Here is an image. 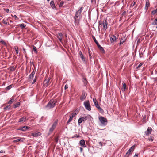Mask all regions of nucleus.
Returning <instances> with one entry per match:
<instances>
[{"label": "nucleus", "instance_id": "obj_2", "mask_svg": "<svg viewBox=\"0 0 157 157\" xmlns=\"http://www.w3.org/2000/svg\"><path fill=\"white\" fill-rule=\"evenodd\" d=\"M99 119L102 125L105 126L107 124V120L106 118L104 117L101 116L99 117Z\"/></svg>", "mask_w": 157, "mask_h": 157}, {"label": "nucleus", "instance_id": "obj_60", "mask_svg": "<svg viewBox=\"0 0 157 157\" xmlns=\"http://www.w3.org/2000/svg\"><path fill=\"white\" fill-rule=\"evenodd\" d=\"M6 12H9V9H6Z\"/></svg>", "mask_w": 157, "mask_h": 157}, {"label": "nucleus", "instance_id": "obj_12", "mask_svg": "<svg viewBox=\"0 0 157 157\" xmlns=\"http://www.w3.org/2000/svg\"><path fill=\"white\" fill-rule=\"evenodd\" d=\"M14 138H17V139L14 140L13 141V143H16L18 142H22L23 141L22 140L23 139H24V138H21L19 137H15Z\"/></svg>", "mask_w": 157, "mask_h": 157}, {"label": "nucleus", "instance_id": "obj_11", "mask_svg": "<svg viewBox=\"0 0 157 157\" xmlns=\"http://www.w3.org/2000/svg\"><path fill=\"white\" fill-rule=\"evenodd\" d=\"M87 96V94L84 91H83L82 93V95L80 98V100H84Z\"/></svg>", "mask_w": 157, "mask_h": 157}, {"label": "nucleus", "instance_id": "obj_48", "mask_svg": "<svg viewBox=\"0 0 157 157\" xmlns=\"http://www.w3.org/2000/svg\"><path fill=\"white\" fill-rule=\"evenodd\" d=\"M58 35L59 36V37H62L63 36V35L61 33H58Z\"/></svg>", "mask_w": 157, "mask_h": 157}, {"label": "nucleus", "instance_id": "obj_50", "mask_svg": "<svg viewBox=\"0 0 157 157\" xmlns=\"http://www.w3.org/2000/svg\"><path fill=\"white\" fill-rule=\"evenodd\" d=\"M127 11H124V12H123L122 13V15H124L125 13H126Z\"/></svg>", "mask_w": 157, "mask_h": 157}, {"label": "nucleus", "instance_id": "obj_63", "mask_svg": "<svg viewBox=\"0 0 157 157\" xmlns=\"http://www.w3.org/2000/svg\"><path fill=\"white\" fill-rule=\"evenodd\" d=\"M98 29H99V31H100V28H99V27H98Z\"/></svg>", "mask_w": 157, "mask_h": 157}, {"label": "nucleus", "instance_id": "obj_32", "mask_svg": "<svg viewBox=\"0 0 157 157\" xmlns=\"http://www.w3.org/2000/svg\"><path fill=\"white\" fill-rule=\"evenodd\" d=\"M26 26V25L24 23H22L21 24L20 27H21V28L22 29H24Z\"/></svg>", "mask_w": 157, "mask_h": 157}, {"label": "nucleus", "instance_id": "obj_21", "mask_svg": "<svg viewBox=\"0 0 157 157\" xmlns=\"http://www.w3.org/2000/svg\"><path fill=\"white\" fill-rule=\"evenodd\" d=\"M111 40H112L113 41H114L116 40V37L115 36L113 35L110 38Z\"/></svg>", "mask_w": 157, "mask_h": 157}, {"label": "nucleus", "instance_id": "obj_13", "mask_svg": "<svg viewBox=\"0 0 157 157\" xmlns=\"http://www.w3.org/2000/svg\"><path fill=\"white\" fill-rule=\"evenodd\" d=\"M91 116L90 115H87L86 116L82 117L81 118L83 121H84L88 119H90Z\"/></svg>", "mask_w": 157, "mask_h": 157}, {"label": "nucleus", "instance_id": "obj_5", "mask_svg": "<svg viewBox=\"0 0 157 157\" xmlns=\"http://www.w3.org/2000/svg\"><path fill=\"white\" fill-rule=\"evenodd\" d=\"M57 120H56L55 121V122L53 123L52 125V127L49 129V132L48 133V135H49L53 131L54 129L56 127V126L57 125Z\"/></svg>", "mask_w": 157, "mask_h": 157}, {"label": "nucleus", "instance_id": "obj_51", "mask_svg": "<svg viewBox=\"0 0 157 157\" xmlns=\"http://www.w3.org/2000/svg\"><path fill=\"white\" fill-rule=\"evenodd\" d=\"M99 25H101L102 24V22L101 21H99L98 22Z\"/></svg>", "mask_w": 157, "mask_h": 157}, {"label": "nucleus", "instance_id": "obj_30", "mask_svg": "<svg viewBox=\"0 0 157 157\" xmlns=\"http://www.w3.org/2000/svg\"><path fill=\"white\" fill-rule=\"evenodd\" d=\"M33 50L34 51L35 53H37L36 48L34 45H33Z\"/></svg>", "mask_w": 157, "mask_h": 157}, {"label": "nucleus", "instance_id": "obj_25", "mask_svg": "<svg viewBox=\"0 0 157 157\" xmlns=\"http://www.w3.org/2000/svg\"><path fill=\"white\" fill-rule=\"evenodd\" d=\"M83 121L82 120V119L81 117H80L78 121V125H79L80 124L82 123Z\"/></svg>", "mask_w": 157, "mask_h": 157}, {"label": "nucleus", "instance_id": "obj_37", "mask_svg": "<svg viewBox=\"0 0 157 157\" xmlns=\"http://www.w3.org/2000/svg\"><path fill=\"white\" fill-rule=\"evenodd\" d=\"M0 42L2 43V44H6L4 40H3L2 39H0Z\"/></svg>", "mask_w": 157, "mask_h": 157}, {"label": "nucleus", "instance_id": "obj_18", "mask_svg": "<svg viewBox=\"0 0 157 157\" xmlns=\"http://www.w3.org/2000/svg\"><path fill=\"white\" fill-rule=\"evenodd\" d=\"M26 120V118L25 117H23L20 118L19 121V122H25Z\"/></svg>", "mask_w": 157, "mask_h": 157}, {"label": "nucleus", "instance_id": "obj_44", "mask_svg": "<svg viewBox=\"0 0 157 157\" xmlns=\"http://www.w3.org/2000/svg\"><path fill=\"white\" fill-rule=\"evenodd\" d=\"M154 138L153 137L149 138V140L150 141L152 142Z\"/></svg>", "mask_w": 157, "mask_h": 157}, {"label": "nucleus", "instance_id": "obj_52", "mask_svg": "<svg viewBox=\"0 0 157 157\" xmlns=\"http://www.w3.org/2000/svg\"><path fill=\"white\" fill-rule=\"evenodd\" d=\"M58 38L59 39V40L61 41L62 40V37H59V36H58Z\"/></svg>", "mask_w": 157, "mask_h": 157}, {"label": "nucleus", "instance_id": "obj_24", "mask_svg": "<svg viewBox=\"0 0 157 157\" xmlns=\"http://www.w3.org/2000/svg\"><path fill=\"white\" fill-rule=\"evenodd\" d=\"M50 80V78H48V79H46L44 80V82H46V84L47 85L46 86H48Z\"/></svg>", "mask_w": 157, "mask_h": 157}, {"label": "nucleus", "instance_id": "obj_61", "mask_svg": "<svg viewBox=\"0 0 157 157\" xmlns=\"http://www.w3.org/2000/svg\"><path fill=\"white\" fill-rule=\"evenodd\" d=\"M76 113H74V115L75 116V115H76Z\"/></svg>", "mask_w": 157, "mask_h": 157}, {"label": "nucleus", "instance_id": "obj_26", "mask_svg": "<svg viewBox=\"0 0 157 157\" xmlns=\"http://www.w3.org/2000/svg\"><path fill=\"white\" fill-rule=\"evenodd\" d=\"M92 38L94 40V41L95 42V44H98V42L97 40L95 37L93 35L92 36Z\"/></svg>", "mask_w": 157, "mask_h": 157}, {"label": "nucleus", "instance_id": "obj_42", "mask_svg": "<svg viewBox=\"0 0 157 157\" xmlns=\"http://www.w3.org/2000/svg\"><path fill=\"white\" fill-rule=\"evenodd\" d=\"M3 22L4 24L6 25L8 24V22L7 21L4 19L3 20Z\"/></svg>", "mask_w": 157, "mask_h": 157}, {"label": "nucleus", "instance_id": "obj_57", "mask_svg": "<svg viewBox=\"0 0 157 157\" xmlns=\"http://www.w3.org/2000/svg\"><path fill=\"white\" fill-rule=\"evenodd\" d=\"M99 144H100V145L101 146H102V142H99Z\"/></svg>", "mask_w": 157, "mask_h": 157}, {"label": "nucleus", "instance_id": "obj_43", "mask_svg": "<svg viewBox=\"0 0 157 157\" xmlns=\"http://www.w3.org/2000/svg\"><path fill=\"white\" fill-rule=\"evenodd\" d=\"M123 86L124 89H125L126 88V85L125 83H123Z\"/></svg>", "mask_w": 157, "mask_h": 157}, {"label": "nucleus", "instance_id": "obj_45", "mask_svg": "<svg viewBox=\"0 0 157 157\" xmlns=\"http://www.w3.org/2000/svg\"><path fill=\"white\" fill-rule=\"evenodd\" d=\"M36 82V77L33 80V81L32 82V84H34Z\"/></svg>", "mask_w": 157, "mask_h": 157}, {"label": "nucleus", "instance_id": "obj_15", "mask_svg": "<svg viewBox=\"0 0 157 157\" xmlns=\"http://www.w3.org/2000/svg\"><path fill=\"white\" fill-rule=\"evenodd\" d=\"M74 116V113H72L71 114V116H70V118L67 122V124H69V123L72 121L73 118Z\"/></svg>", "mask_w": 157, "mask_h": 157}, {"label": "nucleus", "instance_id": "obj_33", "mask_svg": "<svg viewBox=\"0 0 157 157\" xmlns=\"http://www.w3.org/2000/svg\"><path fill=\"white\" fill-rule=\"evenodd\" d=\"M15 49L16 51V52L17 54H18L19 53V49L18 47H15Z\"/></svg>", "mask_w": 157, "mask_h": 157}, {"label": "nucleus", "instance_id": "obj_64", "mask_svg": "<svg viewBox=\"0 0 157 157\" xmlns=\"http://www.w3.org/2000/svg\"><path fill=\"white\" fill-rule=\"evenodd\" d=\"M32 64H33V62H32Z\"/></svg>", "mask_w": 157, "mask_h": 157}, {"label": "nucleus", "instance_id": "obj_10", "mask_svg": "<svg viewBox=\"0 0 157 157\" xmlns=\"http://www.w3.org/2000/svg\"><path fill=\"white\" fill-rule=\"evenodd\" d=\"M152 130V129L151 127H148L147 131H145V133L146 135L147 136L151 134Z\"/></svg>", "mask_w": 157, "mask_h": 157}, {"label": "nucleus", "instance_id": "obj_53", "mask_svg": "<svg viewBox=\"0 0 157 157\" xmlns=\"http://www.w3.org/2000/svg\"><path fill=\"white\" fill-rule=\"evenodd\" d=\"M89 58L90 59H91L92 58V56H91V55L90 54V53L89 52Z\"/></svg>", "mask_w": 157, "mask_h": 157}, {"label": "nucleus", "instance_id": "obj_19", "mask_svg": "<svg viewBox=\"0 0 157 157\" xmlns=\"http://www.w3.org/2000/svg\"><path fill=\"white\" fill-rule=\"evenodd\" d=\"M79 55H80V57H81V58L82 59V60L83 61H85V58L83 56V54H82L81 52V51H80L79 52Z\"/></svg>", "mask_w": 157, "mask_h": 157}, {"label": "nucleus", "instance_id": "obj_20", "mask_svg": "<svg viewBox=\"0 0 157 157\" xmlns=\"http://www.w3.org/2000/svg\"><path fill=\"white\" fill-rule=\"evenodd\" d=\"M98 48L101 51H104V49L98 43V44H96Z\"/></svg>", "mask_w": 157, "mask_h": 157}, {"label": "nucleus", "instance_id": "obj_29", "mask_svg": "<svg viewBox=\"0 0 157 157\" xmlns=\"http://www.w3.org/2000/svg\"><path fill=\"white\" fill-rule=\"evenodd\" d=\"M12 85H10L9 86L6 87L5 89L6 90H9L12 87Z\"/></svg>", "mask_w": 157, "mask_h": 157}, {"label": "nucleus", "instance_id": "obj_47", "mask_svg": "<svg viewBox=\"0 0 157 157\" xmlns=\"http://www.w3.org/2000/svg\"><path fill=\"white\" fill-rule=\"evenodd\" d=\"M68 88V85L67 84H66L64 87L65 90H66Z\"/></svg>", "mask_w": 157, "mask_h": 157}, {"label": "nucleus", "instance_id": "obj_23", "mask_svg": "<svg viewBox=\"0 0 157 157\" xmlns=\"http://www.w3.org/2000/svg\"><path fill=\"white\" fill-rule=\"evenodd\" d=\"M152 25H157V18H156L154 21L152 23Z\"/></svg>", "mask_w": 157, "mask_h": 157}, {"label": "nucleus", "instance_id": "obj_9", "mask_svg": "<svg viewBox=\"0 0 157 157\" xmlns=\"http://www.w3.org/2000/svg\"><path fill=\"white\" fill-rule=\"evenodd\" d=\"M29 128H30L28 126H24L22 127L19 128H18L17 129V130H19L22 131H26V130H27Z\"/></svg>", "mask_w": 157, "mask_h": 157}, {"label": "nucleus", "instance_id": "obj_36", "mask_svg": "<svg viewBox=\"0 0 157 157\" xmlns=\"http://www.w3.org/2000/svg\"><path fill=\"white\" fill-rule=\"evenodd\" d=\"M34 75H31V74H30L29 75V78L30 79H31V80L32 79L33 77H34Z\"/></svg>", "mask_w": 157, "mask_h": 157}, {"label": "nucleus", "instance_id": "obj_7", "mask_svg": "<svg viewBox=\"0 0 157 157\" xmlns=\"http://www.w3.org/2000/svg\"><path fill=\"white\" fill-rule=\"evenodd\" d=\"M79 144L81 146L84 147H86V146L85 144V141L84 140L82 139L79 142Z\"/></svg>", "mask_w": 157, "mask_h": 157}, {"label": "nucleus", "instance_id": "obj_62", "mask_svg": "<svg viewBox=\"0 0 157 157\" xmlns=\"http://www.w3.org/2000/svg\"><path fill=\"white\" fill-rule=\"evenodd\" d=\"M140 58H141V56H140Z\"/></svg>", "mask_w": 157, "mask_h": 157}, {"label": "nucleus", "instance_id": "obj_35", "mask_svg": "<svg viewBox=\"0 0 157 157\" xmlns=\"http://www.w3.org/2000/svg\"><path fill=\"white\" fill-rule=\"evenodd\" d=\"M143 64V63H141L139 64L138 66L136 67V69H138Z\"/></svg>", "mask_w": 157, "mask_h": 157}, {"label": "nucleus", "instance_id": "obj_16", "mask_svg": "<svg viewBox=\"0 0 157 157\" xmlns=\"http://www.w3.org/2000/svg\"><path fill=\"white\" fill-rule=\"evenodd\" d=\"M50 5L53 9H56V7L53 1H52L50 2Z\"/></svg>", "mask_w": 157, "mask_h": 157}, {"label": "nucleus", "instance_id": "obj_14", "mask_svg": "<svg viewBox=\"0 0 157 157\" xmlns=\"http://www.w3.org/2000/svg\"><path fill=\"white\" fill-rule=\"evenodd\" d=\"M134 146H132L126 153V155L128 156L131 153L132 151L134 149Z\"/></svg>", "mask_w": 157, "mask_h": 157}, {"label": "nucleus", "instance_id": "obj_55", "mask_svg": "<svg viewBox=\"0 0 157 157\" xmlns=\"http://www.w3.org/2000/svg\"><path fill=\"white\" fill-rule=\"evenodd\" d=\"M5 152L3 150H1L0 151V153H5Z\"/></svg>", "mask_w": 157, "mask_h": 157}, {"label": "nucleus", "instance_id": "obj_3", "mask_svg": "<svg viewBox=\"0 0 157 157\" xmlns=\"http://www.w3.org/2000/svg\"><path fill=\"white\" fill-rule=\"evenodd\" d=\"M93 101L95 106L98 109L100 112L101 113H103L104 112L103 110L100 107L96 99L94 98L93 99Z\"/></svg>", "mask_w": 157, "mask_h": 157}, {"label": "nucleus", "instance_id": "obj_56", "mask_svg": "<svg viewBox=\"0 0 157 157\" xmlns=\"http://www.w3.org/2000/svg\"><path fill=\"white\" fill-rule=\"evenodd\" d=\"M80 152H82V150H83L82 148V147H80Z\"/></svg>", "mask_w": 157, "mask_h": 157}, {"label": "nucleus", "instance_id": "obj_27", "mask_svg": "<svg viewBox=\"0 0 157 157\" xmlns=\"http://www.w3.org/2000/svg\"><path fill=\"white\" fill-rule=\"evenodd\" d=\"M14 101V99L13 98H11L10 100L8 102V104H11L12 103H13Z\"/></svg>", "mask_w": 157, "mask_h": 157}, {"label": "nucleus", "instance_id": "obj_59", "mask_svg": "<svg viewBox=\"0 0 157 157\" xmlns=\"http://www.w3.org/2000/svg\"><path fill=\"white\" fill-rule=\"evenodd\" d=\"M14 17L16 18L15 19L17 20V17L16 15H15Z\"/></svg>", "mask_w": 157, "mask_h": 157}, {"label": "nucleus", "instance_id": "obj_28", "mask_svg": "<svg viewBox=\"0 0 157 157\" xmlns=\"http://www.w3.org/2000/svg\"><path fill=\"white\" fill-rule=\"evenodd\" d=\"M157 12V8L155 10H154L151 11V14L153 15H154Z\"/></svg>", "mask_w": 157, "mask_h": 157}, {"label": "nucleus", "instance_id": "obj_58", "mask_svg": "<svg viewBox=\"0 0 157 157\" xmlns=\"http://www.w3.org/2000/svg\"><path fill=\"white\" fill-rule=\"evenodd\" d=\"M148 7H146V6H145V9L146 10V11H147V10L148 9Z\"/></svg>", "mask_w": 157, "mask_h": 157}, {"label": "nucleus", "instance_id": "obj_41", "mask_svg": "<svg viewBox=\"0 0 157 157\" xmlns=\"http://www.w3.org/2000/svg\"><path fill=\"white\" fill-rule=\"evenodd\" d=\"M36 71V70H35L34 69H33L32 72L30 74L34 76Z\"/></svg>", "mask_w": 157, "mask_h": 157}, {"label": "nucleus", "instance_id": "obj_8", "mask_svg": "<svg viewBox=\"0 0 157 157\" xmlns=\"http://www.w3.org/2000/svg\"><path fill=\"white\" fill-rule=\"evenodd\" d=\"M108 25V22L106 20H105L103 21V27L104 30H106L108 28L107 25Z\"/></svg>", "mask_w": 157, "mask_h": 157}, {"label": "nucleus", "instance_id": "obj_49", "mask_svg": "<svg viewBox=\"0 0 157 157\" xmlns=\"http://www.w3.org/2000/svg\"><path fill=\"white\" fill-rule=\"evenodd\" d=\"M136 3V2H134L132 4L131 6H132V7L133 6L135 5Z\"/></svg>", "mask_w": 157, "mask_h": 157}, {"label": "nucleus", "instance_id": "obj_46", "mask_svg": "<svg viewBox=\"0 0 157 157\" xmlns=\"http://www.w3.org/2000/svg\"><path fill=\"white\" fill-rule=\"evenodd\" d=\"M23 53L25 54V56L26 55V52L24 48H23Z\"/></svg>", "mask_w": 157, "mask_h": 157}, {"label": "nucleus", "instance_id": "obj_4", "mask_svg": "<svg viewBox=\"0 0 157 157\" xmlns=\"http://www.w3.org/2000/svg\"><path fill=\"white\" fill-rule=\"evenodd\" d=\"M83 9V7H82L76 12L75 14L74 17L75 21L76 20V18H78L80 17L81 15V13Z\"/></svg>", "mask_w": 157, "mask_h": 157}, {"label": "nucleus", "instance_id": "obj_54", "mask_svg": "<svg viewBox=\"0 0 157 157\" xmlns=\"http://www.w3.org/2000/svg\"><path fill=\"white\" fill-rule=\"evenodd\" d=\"M138 154H136L135 155L133 156V157H138Z\"/></svg>", "mask_w": 157, "mask_h": 157}, {"label": "nucleus", "instance_id": "obj_40", "mask_svg": "<svg viewBox=\"0 0 157 157\" xmlns=\"http://www.w3.org/2000/svg\"><path fill=\"white\" fill-rule=\"evenodd\" d=\"M64 4V2L63 1H62L60 2V5H59V7H61Z\"/></svg>", "mask_w": 157, "mask_h": 157}, {"label": "nucleus", "instance_id": "obj_39", "mask_svg": "<svg viewBox=\"0 0 157 157\" xmlns=\"http://www.w3.org/2000/svg\"><path fill=\"white\" fill-rule=\"evenodd\" d=\"M10 107L9 106H6V107H5L4 108V110L9 109H10Z\"/></svg>", "mask_w": 157, "mask_h": 157}, {"label": "nucleus", "instance_id": "obj_17", "mask_svg": "<svg viewBox=\"0 0 157 157\" xmlns=\"http://www.w3.org/2000/svg\"><path fill=\"white\" fill-rule=\"evenodd\" d=\"M41 133L40 132L33 133H32V136L33 137H37L40 136Z\"/></svg>", "mask_w": 157, "mask_h": 157}, {"label": "nucleus", "instance_id": "obj_38", "mask_svg": "<svg viewBox=\"0 0 157 157\" xmlns=\"http://www.w3.org/2000/svg\"><path fill=\"white\" fill-rule=\"evenodd\" d=\"M150 6V3L149 2L147 1L146 3L145 6L146 7H149Z\"/></svg>", "mask_w": 157, "mask_h": 157}, {"label": "nucleus", "instance_id": "obj_6", "mask_svg": "<svg viewBox=\"0 0 157 157\" xmlns=\"http://www.w3.org/2000/svg\"><path fill=\"white\" fill-rule=\"evenodd\" d=\"M84 105L86 109L88 111L91 110V106L88 101H87L84 102Z\"/></svg>", "mask_w": 157, "mask_h": 157}, {"label": "nucleus", "instance_id": "obj_31", "mask_svg": "<svg viewBox=\"0 0 157 157\" xmlns=\"http://www.w3.org/2000/svg\"><path fill=\"white\" fill-rule=\"evenodd\" d=\"M16 67H14V66H12L10 67V71H14L16 69Z\"/></svg>", "mask_w": 157, "mask_h": 157}, {"label": "nucleus", "instance_id": "obj_1", "mask_svg": "<svg viewBox=\"0 0 157 157\" xmlns=\"http://www.w3.org/2000/svg\"><path fill=\"white\" fill-rule=\"evenodd\" d=\"M56 102L53 100H51L45 106V108L47 109H49L52 108H53L55 106Z\"/></svg>", "mask_w": 157, "mask_h": 157}, {"label": "nucleus", "instance_id": "obj_22", "mask_svg": "<svg viewBox=\"0 0 157 157\" xmlns=\"http://www.w3.org/2000/svg\"><path fill=\"white\" fill-rule=\"evenodd\" d=\"M20 104L19 102H18L15 104H14L13 105V107L14 108H16L20 106Z\"/></svg>", "mask_w": 157, "mask_h": 157}, {"label": "nucleus", "instance_id": "obj_34", "mask_svg": "<svg viewBox=\"0 0 157 157\" xmlns=\"http://www.w3.org/2000/svg\"><path fill=\"white\" fill-rule=\"evenodd\" d=\"M125 40H124L123 39H121L120 42V45H121L123 43H124L125 42Z\"/></svg>", "mask_w": 157, "mask_h": 157}]
</instances>
